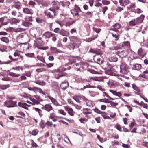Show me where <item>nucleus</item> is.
I'll list each match as a JSON object with an SVG mask.
<instances>
[{"mask_svg":"<svg viewBox=\"0 0 148 148\" xmlns=\"http://www.w3.org/2000/svg\"><path fill=\"white\" fill-rule=\"evenodd\" d=\"M144 17V15L142 14L140 17L132 20L129 22V25L130 26H134L138 25L143 22Z\"/></svg>","mask_w":148,"mask_h":148,"instance_id":"f257e3e1","label":"nucleus"},{"mask_svg":"<svg viewBox=\"0 0 148 148\" xmlns=\"http://www.w3.org/2000/svg\"><path fill=\"white\" fill-rule=\"evenodd\" d=\"M51 72L54 73L55 77L57 79L65 75L64 73L59 69L53 70L51 71Z\"/></svg>","mask_w":148,"mask_h":148,"instance_id":"f03ea898","label":"nucleus"},{"mask_svg":"<svg viewBox=\"0 0 148 148\" xmlns=\"http://www.w3.org/2000/svg\"><path fill=\"white\" fill-rule=\"evenodd\" d=\"M120 72L123 74H127L129 72L128 67L127 65L122 63L120 66Z\"/></svg>","mask_w":148,"mask_h":148,"instance_id":"7ed1b4c3","label":"nucleus"},{"mask_svg":"<svg viewBox=\"0 0 148 148\" xmlns=\"http://www.w3.org/2000/svg\"><path fill=\"white\" fill-rule=\"evenodd\" d=\"M60 3L57 1H54L51 3L52 7L49 9L51 11H55L59 9L60 8Z\"/></svg>","mask_w":148,"mask_h":148,"instance_id":"20e7f679","label":"nucleus"},{"mask_svg":"<svg viewBox=\"0 0 148 148\" xmlns=\"http://www.w3.org/2000/svg\"><path fill=\"white\" fill-rule=\"evenodd\" d=\"M103 78L102 77H90L89 78L85 79V80L87 82L91 83L93 81H103Z\"/></svg>","mask_w":148,"mask_h":148,"instance_id":"39448f33","label":"nucleus"},{"mask_svg":"<svg viewBox=\"0 0 148 148\" xmlns=\"http://www.w3.org/2000/svg\"><path fill=\"white\" fill-rule=\"evenodd\" d=\"M79 60V58L78 57H71L69 58V61L71 64L77 62ZM75 65H76L77 66H79V64L76 62L75 64Z\"/></svg>","mask_w":148,"mask_h":148,"instance_id":"423d86ee","label":"nucleus"},{"mask_svg":"<svg viewBox=\"0 0 148 148\" xmlns=\"http://www.w3.org/2000/svg\"><path fill=\"white\" fill-rule=\"evenodd\" d=\"M49 10H47L45 11V13L46 15L48 17L50 18H53L54 16L56 15V12L55 11H51V12H49Z\"/></svg>","mask_w":148,"mask_h":148,"instance_id":"0eeeda50","label":"nucleus"},{"mask_svg":"<svg viewBox=\"0 0 148 148\" xmlns=\"http://www.w3.org/2000/svg\"><path fill=\"white\" fill-rule=\"evenodd\" d=\"M64 108L70 115L72 116H74L75 112L71 108L66 106L64 107Z\"/></svg>","mask_w":148,"mask_h":148,"instance_id":"6e6552de","label":"nucleus"},{"mask_svg":"<svg viewBox=\"0 0 148 148\" xmlns=\"http://www.w3.org/2000/svg\"><path fill=\"white\" fill-rule=\"evenodd\" d=\"M116 53L118 54L120 57L123 58L126 57L128 54V52L127 50H123L121 52L117 53Z\"/></svg>","mask_w":148,"mask_h":148,"instance_id":"1a4fd4ad","label":"nucleus"},{"mask_svg":"<svg viewBox=\"0 0 148 148\" xmlns=\"http://www.w3.org/2000/svg\"><path fill=\"white\" fill-rule=\"evenodd\" d=\"M5 104H11L10 105H7V107L8 108L14 107L16 103V102L15 101H13L12 100H9L5 102Z\"/></svg>","mask_w":148,"mask_h":148,"instance_id":"9d476101","label":"nucleus"},{"mask_svg":"<svg viewBox=\"0 0 148 148\" xmlns=\"http://www.w3.org/2000/svg\"><path fill=\"white\" fill-rule=\"evenodd\" d=\"M89 51L95 53L96 54V55H99V56H101L103 53V52L99 49H92L90 50Z\"/></svg>","mask_w":148,"mask_h":148,"instance_id":"9b49d317","label":"nucleus"},{"mask_svg":"<svg viewBox=\"0 0 148 148\" xmlns=\"http://www.w3.org/2000/svg\"><path fill=\"white\" fill-rule=\"evenodd\" d=\"M107 84L110 88L115 87L116 86V83L114 80L112 79L109 80L107 82Z\"/></svg>","mask_w":148,"mask_h":148,"instance_id":"f8f14e48","label":"nucleus"},{"mask_svg":"<svg viewBox=\"0 0 148 148\" xmlns=\"http://www.w3.org/2000/svg\"><path fill=\"white\" fill-rule=\"evenodd\" d=\"M121 27V25L119 23H117L114 25L113 26L114 29H112L111 30L114 31L116 33L119 32L118 29H119Z\"/></svg>","mask_w":148,"mask_h":148,"instance_id":"ddd939ff","label":"nucleus"},{"mask_svg":"<svg viewBox=\"0 0 148 148\" xmlns=\"http://www.w3.org/2000/svg\"><path fill=\"white\" fill-rule=\"evenodd\" d=\"M30 32L33 36L35 37L38 33V30L36 28H34L30 29Z\"/></svg>","mask_w":148,"mask_h":148,"instance_id":"4468645a","label":"nucleus"},{"mask_svg":"<svg viewBox=\"0 0 148 148\" xmlns=\"http://www.w3.org/2000/svg\"><path fill=\"white\" fill-rule=\"evenodd\" d=\"M33 109L35 112L38 114L40 117H41L42 116H43V113L42 110L41 109L36 107L33 108Z\"/></svg>","mask_w":148,"mask_h":148,"instance_id":"2eb2a0df","label":"nucleus"},{"mask_svg":"<svg viewBox=\"0 0 148 148\" xmlns=\"http://www.w3.org/2000/svg\"><path fill=\"white\" fill-rule=\"evenodd\" d=\"M41 108L42 109H45L48 112H49L53 109L52 107L49 104L45 105L43 107H42Z\"/></svg>","mask_w":148,"mask_h":148,"instance_id":"dca6fc26","label":"nucleus"},{"mask_svg":"<svg viewBox=\"0 0 148 148\" xmlns=\"http://www.w3.org/2000/svg\"><path fill=\"white\" fill-rule=\"evenodd\" d=\"M120 5L123 6H125L130 3L128 0H119Z\"/></svg>","mask_w":148,"mask_h":148,"instance_id":"f3484780","label":"nucleus"},{"mask_svg":"<svg viewBox=\"0 0 148 148\" xmlns=\"http://www.w3.org/2000/svg\"><path fill=\"white\" fill-rule=\"evenodd\" d=\"M59 34L63 36H68L69 35L68 32L64 30H61L59 32Z\"/></svg>","mask_w":148,"mask_h":148,"instance_id":"a211bd4d","label":"nucleus"},{"mask_svg":"<svg viewBox=\"0 0 148 148\" xmlns=\"http://www.w3.org/2000/svg\"><path fill=\"white\" fill-rule=\"evenodd\" d=\"M69 86V84L68 82H62L60 85L61 88L63 90H65Z\"/></svg>","mask_w":148,"mask_h":148,"instance_id":"6ab92c4d","label":"nucleus"},{"mask_svg":"<svg viewBox=\"0 0 148 148\" xmlns=\"http://www.w3.org/2000/svg\"><path fill=\"white\" fill-rule=\"evenodd\" d=\"M23 12L26 14H32V11L31 9H29L27 8H23Z\"/></svg>","mask_w":148,"mask_h":148,"instance_id":"aec40b11","label":"nucleus"},{"mask_svg":"<svg viewBox=\"0 0 148 148\" xmlns=\"http://www.w3.org/2000/svg\"><path fill=\"white\" fill-rule=\"evenodd\" d=\"M53 35H54V34H52L51 32H45L43 34V36L47 38H49L51 37Z\"/></svg>","mask_w":148,"mask_h":148,"instance_id":"412c9836","label":"nucleus"},{"mask_svg":"<svg viewBox=\"0 0 148 148\" xmlns=\"http://www.w3.org/2000/svg\"><path fill=\"white\" fill-rule=\"evenodd\" d=\"M18 105L20 107H22L25 109H27L28 108L26 107V106H27L29 107L31 106L30 105H28L26 103H21L19 102L18 103Z\"/></svg>","mask_w":148,"mask_h":148,"instance_id":"4be33fe9","label":"nucleus"},{"mask_svg":"<svg viewBox=\"0 0 148 148\" xmlns=\"http://www.w3.org/2000/svg\"><path fill=\"white\" fill-rule=\"evenodd\" d=\"M20 22V20L14 18H12L10 21V23L11 24H17Z\"/></svg>","mask_w":148,"mask_h":148,"instance_id":"5701e85b","label":"nucleus"},{"mask_svg":"<svg viewBox=\"0 0 148 148\" xmlns=\"http://www.w3.org/2000/svg\"><path fill=\"white\" fill-rule=\"evenodd\" d=\"M132 88L136 91L135 93L138 95H139V93L140 92V88L136 86L134 84H132Z\"/></svg>","mask_w":148,"mask_h":148,"instance_id":"b1692460","label":"nucleus"},{"mask_svg":"<svg viewBox=\"0 0 148 148\" xmlns=\"http://www.w3.org/2000/svg\"><path fill=\"white\" fill-rule=\"evenodd\" d=\"M141 68V65L140 64H135L133 65V68L135 70H139Z\"/></svg>","mask_w":148,"mask_h":148,"instance_id":"393cba45","label":"nucleus"},{"mask_svg":"<svg viewBox=\"0 0 148 148\" xmlns=\"http://www.w3.org/2000/svg\"><path fill=\"white\" fill-rule=\"evenodd\" d=\"M94 59L97 62H100L102 60V58L101 57V55H96L94 57Z\"/></svg>","mask_w":148,"mask_h":148,"instance_id":"a878e982","label":"nucleus"},{"mask_svg":"<svg viewBox=\"0 0 148 148\" xmlns=\"http://www.w3.org/2000/svg\"><path fill=\"white\" fill-rule=\"evenodd\" d=\"M14 56L16 57L18 56L19 57V59H20L21 60H23V56L20 55V53L18 51H15L14 54Z\"/></svg>","mask_w":148,"mask_h":148,"instance_id":"bb28decb","label":"nucleus"},{"mask_svg":"<svg viewBox=\"0 0 148 148\" xmlns=\"http://www.w3.org/2000/svg\"><path fill=\"white\" fill-rule=\"evenodd\" d=\"M86 105L89 106H93L95 105V103L94 102L90 100H88L86 101Z\"/></svg>","mask_w":148,"mask_h":148,"instance_id":"cd10ccee","label":"nucleus"},{"mask_svg":"<svg viewBox=\"0 0 148 148\" xmlns=\"http://www.w3.org/2000/svg\"><path fill=\"white\" fill-rule=\"evenodd\" d=\"M30 100L32 101V105H35V104H39V102L36 99H35L34 98H31L30 99Z\"/></svg>","mask_w":148,"mask_h":148,"instance_id":"c85d7f7f","label":"nucleus"},{"mask_svg":"<svg viewBox=\"0 0 148 148\" xmlns=\"http://www.w3.org/2000/svg\"><path fill=\"white\" fill-rule=\"evenodd\" d=\"M122 46L129 48L130 47V42L128 41L124 42L122 43Z\"/></svg>","mask_w":148,"mask_h":148,"instance_id":"c756f323","label":"nucleus"},{"mask_svg":"<svg viewBox=\"0 0 148 148\" xmlns=\"http://www.w3.org/2000/svg\"><path fill=\"white\" fill-rule=\"evenodd\" d=\"M21 5L19 2H15L14 6L17 9L19 10L21 7Z\"/></svg>","mask_w":148,"mask_h":148,"instance_id":"7c9ffc66","label":"nucleus"},{"mask_svg":"<svg viewBox=\"0 0 148 148\" xmlns=\"http://www.w3.org/2000/svg\"><path fill=\"white\" fill-rule=\"evenodd\" d=\"M9 75L10 76L15 77H18L21 75V74H16L12 72H9Z\"/></svg>","mask_w":148,"mask_h":148,"instance_id":"2f4dec72","label":"nucleus"},{"mask_svg":"<svg viewBox=\"0 0 148 148\" xmlns=\"http://www.w3.org/2000/svg\"><path fill=\"white\" fill-rule=\"evenodd\" d=\"M108 59L110 62H116L118 60V58L115 56L109 57Z\"/></svg>","mask_w":148,"mask_h":148,"instance_id":"473e14b6","label":"nucleus"},{"mask_svg":"<svg viewBox=\"0 0 148 148\" xmlns=\"http://www.w3.org/2000/svg\"><path fill=\"white\" fill-rule=\"evenodd\" d=\"M1 41H3L6 43H8L9 42V39L8 38L3 37L1 38Z\"/></svg>","mask_w":148,"mask_h":148,"instance_id":"72a5a7b5","label":"nucleus"},{"mask_svg":"<svg viewBox=\"0 0 148 148\" xmlns=\"http://www.w3.org/2000/svg\"><path fill=\"white\" fill-rule=\"evenodd\" d=\"M138 54L141 56L143 57L144 55V53L142 49H139L138 51Z\"/></svg>","mask_w":148,"mask_h":148,"instance_id":"f704fd0d","label":"nucleus"},{"mask_svg":"<svg viewBox=\"0 0 148 148\" xmlns=\"http://www.w3.org/2000/svg\"><path fill=\"white\" fill-rule=\"evenodd\" d=\"M10 86L9 84L6 85H0V88L2 89L5 90L9 88Z\"/></svg>","mask_w":148,"mask_h":148,"instance_id":"c9c22d12","label":"nucleus"},{"mask_svg":"<svg viewBox=\"0 0 148 148\" xmlns=\"http://www.w3.org/2000/svg\"><path fill=\"white\" fill-rule=\"evenodd\" d=\"M93 110L95 112L97 113L98 114H106V112H104L101 111L100 110H99L98 109H97V108L94 109Z\"/></svg>","mask_w":148,"mask_h":148,"instance_id":"e433bc0d","label":"nucleus"},{"mask_svg":"<svg viewBox=\"0 0 148 148\" xmlns=\"http://www.w3.org/2000/svg\"><path fill=\"white\" fill-rule=\"evenodd\" d=\"M40 124V125L41 127L43 129L45 127V123L44 121L43 120H41Z\"/></svg>","mask_w":148,"mask_h":148,"instance_id":"4c0bfd02","label":"nucleus"},{"mask_svg":"<svg viewBox=\"0 0 148 148\" xmlns=\"http://www.w3.org/2000/svg\"><path fill=\"white\" fill-rule=\"evenodd\" d=\"M26 56L28 58H33L34 56V53H27L25 54Z\"/></svg>","mask_w":148,"mask_h":148,"instance_id":"58836bf2","label":"nucleus"},{"mask_svg":"<svg viewBox=\"0 0 148 148\" xmlns=\"http://www.w3.org/2000/svg\"><path fill=\"white\" fill-rule=\"evenodd\" d=\"M118 32L116 33L115 32L114 33H112V34L113 37H115L116 38L115 40H117L118 39Z\"/></svg>","mask_w":148,"mask_h":148,"instance_id":"ea45409f","label":"nucleus"},{"mask_svg":"<svg viewBox=\"0 0 148 148\" xmlns=\"http://www.w3.org/2000/svg\"><path fill=\"white\" fill-rule=\"evenodd\" d=\"M97 35H97L96 36L95 38L91 37V38H86V41L88 42H90L92 40L95 39V38H97Z\"/></svg>","mask_w":148,"mask_h":148,"instance_id":"a19ab883","label":"nucleus"},{"mask_svg":"<svg viewBox=\"0 0 148 148\" xmlns=\"http://www.w3.org/2000/svg\"><path fill=\"white\" fill-rule=\"evenodd\" d=\"M79 121L81 123H84L88 121V120L87 119L85 118H80L79 119Z\"/></svg>","mask_w":148,"mask_h":148,"instance_id":"79ce46f5","label":"nucleus"},{"mask_svg":"<svg viewBox=\"0 0 148 148\" xmlns=\"http://www.w3.org/2000/svg\"><path fill=\"white\" fill-rule=\"evenodd\" d=\"M30 23L27 21H24L23 22L22 24V25H24L25 26L28 27L30 25Z\"/></svg>","mask_w":148,"mask_h":148,"instance_id":"37998d69","label":"nucleus"},{"mask_svg":"<svg viewBox=\"0 0 148 148\" xmlns=\"http://www.w3.org/2000/svg\"><path fill=\"white\" fill-rule=\"evenodd\" d=\"M34 97L36 98L37 101H38L39 102V104H40V102L42 101H43L42 99L41 98V97L40 96H35Z\"/></svg>","mask_w":148,"mask_h":148,"instance_id":"c03bdc74","label":"nucleus"},{"mask_svg":"<svg viewBox=\"0 0 148 148\" xmlns=\"http://www.w3.org/2000/svg\"><path fill=\"white\" fill-rule=\"evenodd\" d=\"M110 102L111 105L110 107H114L118 105L117 103L113 102L112 101H110Z\"/></svg>","mask_w":148,"mask_h":148,"instance_id":"a18cd8bd","label":"nucleus"},{"mask_svg":"<svg viewBox=\"0 0 148 148\" xmlns=\"http://www.w3.org/2000/svg\"><path fill=\"white\" fill-rule=\"evenodd\" d=\"M102 3L104 5H107L110 3V2L106 0H103Z\"/></svg>","mask_w":148,"mask_h":148,"instance_id":"49530a36","label":"nucleus"},{"mask_svg":"<svg viewBox=\"0 0 148 148\" xmlns=\"http://www.w3.org/2000/svg\"><path fill=\"white\" fill-rule=\"evenodd\" d=\"M115 127L118 130L121 131V127L119 124H116L115 126Z\"/></svg>","mask_w":148,"mask_h":148,"instance_id":"de8ad7c7","label":"nucleus"},{"mask_svg":"<svg viewBox=\"0 0 148 148\" xmlns=\"http://www.w3.org/2000/svg\"><path fill=\"white\" fill-rule=\"evenodd\" d=\"M59 112L63 115H66V113L63 110H58Z\"/></svg>","mask_w":148,"mask_h":148,"instance_id":"09e8293b","label":"nucleus"},{"mask_svg":"<svg viewBox=\"0 0 148 148\" xmlns=\"http://www.w3.org/2000/svg\"><path fill=\"white\" fill-rule=\"evenodd\" d=\"M103 95L104 96H106L107 97L109 98L110 99L114 100V99L111 98L107 93L105 92H103Z\"/></svg>","mask_w":148,"mask_h":148,"instance_id":"8fccbe9b","label":"nucleus"},{"mask_svg":"<svg viewBox=\"0 0 148 148\" xmlns=\"http://www.w3.org/2000/svg\"><path fill=\"white\" fill-rule=\"evenodd\" d=\"M46 70V69L44 68H39L36 69V71L38 72H42Z\"/></svg>","mask_w":148,"mask_h":148,"instance_id":"3c124183","label":"nucleus"},{"mask_svg":"<svg viewBox=\"0 0 148 148\" xmlns=\"http://www.w3.org/2000/svg\"><path fill=\"white\" fill-rule=\"evenodd\" d=\"M85 148H92L91 144L90 143H88L86 144Z\"/></svg>","mask_w":148,"mask_h":148,"instance_id":"603ef678","label":"nucleus"},{"mask_svg":"<svg viewBox=\"0 0 148 148\" xmlns=\"http://www.w3.org/2000/svg\"><path fill=\"white\" fill-rule=\"evenodd\" d=\"M108 9V8L107 6H104L102 8V11L103 12V14H105L106 11Z\"/></svg>","mask_w":148,"mask_h":148,"instance_id":"864d4df0","label":"nucleus"},{"mask_svg":"<svg viewBox=\"0 0 148 148\" xmlns=\"http://www.w3.org/2000/svg\"><path fill=\"white\" fill-rule=\"evenodd\" d=\"M135 7V5L133 3H131L130 6L127 7V8L128 9H130L133 8H134Z\"/></svg>","mask_w":148,"mask_h":148,"instance_id":"5fc2aeb1","label":"nucleus"},{"mask_svg":"<svg viewBox=\"0 0 148 148\" xmlns=\"http://www.w3.org/2000/svg\"><path fill=\"white\" fill-rule=\"evenodd\" d=\"M38 131L37 130H33L32 132V134L34 136H35L37 134Z\"/></svg>","mask_w":148,"mask_h":148,"instance_id":"6e6d98bb","label":"nucleus"},{"mask_svg":"<svg viewBox=\"0 0 148 148\" xmlns=\"http://www.w3.org/2000/svg\"><path fill=\"white\" fill-rule=\"evenodd\" d=\"M13 69L15 70H19L20 69H21V70H23V68L21 66H18L16 67H14L13 68Z\"/></svg>","mask_w":148,"mask_h":148,"instance_id":"4d7b16f0","label":"nucleus"},{"mask_svg":"<svg viewBox=\"0 0 148 148\" xmlns=\"http://www.w3.org/2000/svg\"><path fill=\"white\" fill-rule=\"evenodd\" d=\"M56 116L55 114L54 113H52L50 114L49 118L52 119H54Z\"/></svg>","mask_w":148,"mask_h":148,"instance_id":"13d9d810","label":"nucleus"},{"mask_svg":"<svg viewBox=\"0 0 148 148\" xmlns=\"http://www.w3.org/2000/svg\"><path fill=\"white\" fill-rule=\"evenodd\" d=\"M39 4H42L43 3V0H34Z\"/></svg>","mask_w":148,"mask_h":148,"instance_id":"bf43d9fd","label":"nucleus"},{"mask_svg":"<svg viewBox=\"0 0 148 148\" xmlns=\"http://www.w3.org/2000/svg\"><path fill=\"white\" fill-rule=\"evenodd\" d=\"M17 12L15 10H12V11L11 14L13 16H15L17 14Z\"/></svg>","mask_w":148,"mask_h":148,"instance_id":"052dcab7","label":"nucleus"},{"mask_svg":"<svg viewBox=\"0 0 148 148\" xmlns=\"http://www.w3.org/2000/svg\"><path fill=\"white\" fill-rule=\"evenodd\" d=\"M48 97L51 101L52 103H55L56 102V101L55 100V99L51 97L50 96H48Z\"/></svg>","mask_w":148,"mask_h":148,"instance_id":"680f3d73","label":"nucleus"},{"mask_svg":"<svg viewBox=\"0 0 148 148\" xmlns=\"http://www.w3.org/2000/svg\"><path fill=\"white\" fill-rule=\"evenodd\" d=\"M124 85L127 87H130V83L129 82H125Z\"/></svg>","mask_w":148,"mask_h":148,"instance_id":"e2e57ef3","label":"nucleus"},{"mask_svg":"<svg viewBox=\"0 0 148 148\" xmlns=\"http://www.w3.org/2000/svg\"><path fill=\"white\" fill-rule=\"evenodd\" d=\"M74 106L76 108V109L78 110H80L82 108V106H80L77 104H75L74 105Z\"/></svg>","mask_w":148,"mask_h":148,"instance_id":"0e129e2a","label":"nucleus"},{"mask_svg":"<svg viewBox=\"0 0 148 148\" xmlns=\"http://www.w3.org/2000/svg\"><path fill=\"white\" fill-rule=\"evenodd\" d=\"M36 21L38 23H41L43 21V20L39 18H37L36 19Z\"/></svg>","mask_w":148,"mask_h":148,"instance_id":"69168bd1","label":"nucleus"},{"mask_svg":"<svg viewBox=\"0 0 148 148\" xmlns=\"http://www.w3.org/2000/svg\"><path fill=\"white\" fill-rule=\"evenodd\" d=\"M2 80L7 81L8 80V78L7 77H3L1 78Z\"/></svg>","mask_w":148,"mask_h":148,"instance_id":"338daca9","label":"nucleus"},{"mask_svg":"<svg viewBox=\"0 0 148 148\" xmlns=\"http://www.w3.org/2000/svg\"><path fill=\"white\" fill-rule=\"evenodd\" d=\"M122 146L125 148H129L130 147L129 145L125 144H123L122 145Z\"/></svg>","mask_w":148,"mask_h":148,"instance_id":"774afa93","label":"nucleus"}]
</instances>
